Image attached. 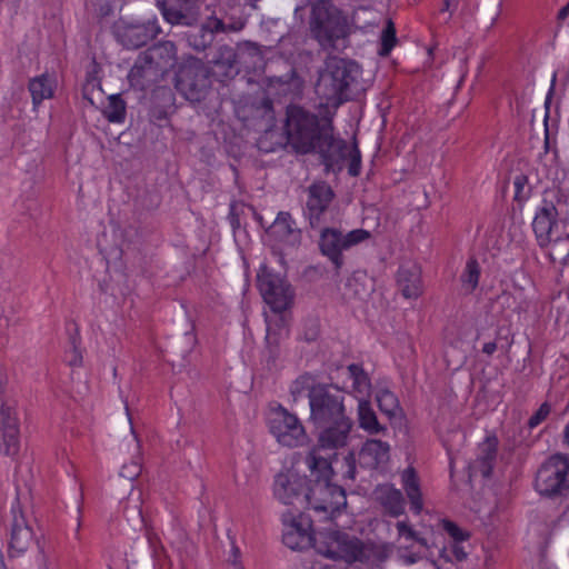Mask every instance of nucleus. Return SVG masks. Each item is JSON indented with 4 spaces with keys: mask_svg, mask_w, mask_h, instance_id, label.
I'll return each instance as SVG.
<instances>
[{
    "mask_svg": "<svg viewBox=\"0 0 569 569\" xmlns=\"http://www.w3.org/2000/svg\"><path fill=\"white\" fill-rule=\"evenodd\" d=\"M360 74V67L353 60L329 57L319 73L316 93L327 106L339 107L357 94Z\"/></svg>",
    "mask_w": 569,
    "mask_h": 569,
    "instance_id": "nucleus-4",
    "label": "nucleus"
},
{
    "mask_svg": "<svg viewBox=\"0 0 569 569\" xmlns=\"http://www.w3.org/2000/svg\"><path fill=\"white\" fill-rule=\"evenodd\" d=\"M370 238L371 232L365 229H355L343 233L338 228L325 227L320 230L318 248L320 253L332 263L336 272H339L345 266L343 251Z\"/></svg>",
    "mask_w": 569,
    "mask_h": 569,
    "instance_id": "nucleus-9",
    "label": "nucleus"
},
{
    "mask_svg": "<svg viewBox=\"0 0 569 569\" xmlns=\"http://www.w3.org/2000/svg\"><path fill=\"white\" fill-rule=\"evenodd\" d=\"M220 21H217L211 18L210 13L200 18V22L197 27H189L184 33L187 43L189 47L194 49L196 51H204L209 48L218 34V27H222Z\"/></svg>",
    "mask_w": 569,
    "mask_h": 569,
    "instance_id": "nucleus-18",
    "label": "nucleus"
},
{
    "mask_svg": "<svg viewBox=\"0 0 569 569\" xmlns=\"http://www.w3.org/2000/svg\"><path fill=\"white\" fill-rule=\"evenodd\" d=\"M535 489L546 498H568L569 455L555 453L543 461L536 473Z\"/></svg>",
    "mask_w": 569,
    "mask_h": 569,
    "instance_id": "nucleus-7",
    "label": "nucleus"
},
{
    "mask_svg": "<svg viewBox=\"0 0 569 569\" xmlns=\"http://www.w3.org/2000/svg\"><path fill=\"white\" fill-rule=\"evenodd\" d=\"M563 443H566L569 447V421L563 430Z\"/></svg>",
    "mask_w": 569,
    "mask_h": 569,
    "instance_id": "nucleus-64",
    "label": "nucleus"
},
{
    "mask_svg": "<svg viewBox=\"0 0 569 569\" xmlns=\"http://www.w3.org/2000/svg\"><path fill=\"white\" fill-rule=\"evenodd\" d=\"M396 528L400 536H406L408 539L416 538L417 531H415L407 522L398 521Z\"/></svg>",
    "mask_w": 569,
    "mask_h": 569,
    "instance_id": "nucleus-54",
    "label": "nucleus"
},
{
    "mask_svg": "<svg viewBox=\"0 0 569 569\" xmlns=\"http://www.w3.org/2000/svg\"><path fill=\"white\" fill-rule=\"evenodd\" d=\"M551 412V406L546 401L540 405L538 410L529 418L527 426L529 429L538 427Z\"/></svg>",
    "mask_w": 569,
    "mask_h": 569,
    "instance_id": "nucleus-46",
    "label": "nucleus"
},
{
    "mask_svg": "<svg viewBox=\"0 0 569 569\" xmlns=\"http://www.w3.org/2000/svg\"><path fill=\"white\" fill-rule=\"evenodd\" d=\"M366 561L375 559L379 562H385L390 557L391 552V549L387 545L366 543Z\"/></svg>",
    "mask_w": 569,
    "mask_h": 569,
    "instance_id": "nucleus-42",
    "label": "nucleus"
},
{
    "mask_svg": "<svg viewBox=\"0 0 569 569\" xmlns=\"http://www.w3.org/2000/svg\"><path fill=\"white\" fill-rule=\"evenodd\" d=\"M94 81H96L94 72H88L87 79H86V84L83 86V89H82V96H83V99H87L91 104H93V100L89 96V90L94 89V87H96Z\"/></svg>",
    "mask_w": 569,
    "mask_h": 569,
    "instance_id": "nucleus-52",
    "label": "nucleus"
},
{
    "mask_svg": "<svg viewBox=\"0 0 569 569\" xmlns=\"http://www.w3.org/2000/svg\"><path fill=\"white\" fill-rule=\"evenodd\" d=\"M349 156L348 173L351 177H358L361 172V152L357 141H353L351 150L347 152L346 158Z\"/></svg>",
    "mask_w": 569,
    "mask_h": 569,
    "instance_id": "nucleus-43",
    "label": "nucleus"
},
{
    "mask_svg": "<svg viewBox=\"0 0 569 569\" xmlns=\"http://www.w3.org/2000/svg\"><path fill=\"white\" fill-rule=\"evenodd\" d=\"M36 546L41 556V560H46L44 549L40 540L29 525L26 513L19 502L11 507V520L9 526L8 557H21Z\"/></svg>",
    "mask_w": 569,
    "mask_h": 569,
    "instance_id": "nucleus-12",
    "label": "nucleus"
},
{
    "mask_svg": "<svg viewBox=\"0 0 569 569\" xmlns=\"http://www.w3.org/2000/svg\"><path fill=\"white\" fill-rule=\"evenodd\" d=\"M141 472V462L139 458L133 459L130 463L121 467L120 476L127 480H134Z\"/></svg>",
    "mask_w": 569,
    "mask_h": 569,
    "instance_id": "nucleus-47",
    "label": "nucleus"
},
{
    "mask_svg": "<svg viewBox=\"0 0 569 569\" xmlns=\"http://www.w3.org/2000/svg\"><path fill=\"white\" fill-rule=\"evenodd\" d=\"M402 487L409 499L410 510L419 515L423 508L422 493L419 477L413 467H408L401 476Z\"/></svg>",
    "mask_w": 569,
    "mask_h": 569,
    "instance_id": "nucleus-28",
    "label": "nucleus"
},
{
    "mask_svg": "<svg viewBox=\"0 0 569 569\" xmlns=\"http://www.w3.org/2000/svg\"><path fill=\"white\" fill-rule=\"evenodd\" d=\"M249 208L252 210V213H253V217H254L256 221H257V222H258L262 228H264V222H263V218H262V216H261L259 212H257V210L254 209V207H253V206H249Z\"/></svg>",
    "mask_w": 569,
    "mask_h": 569,
    "instance_id": "nucleus-62",
    "label": "nucleus"
},
{
    "mask_svg": "<svg viewBox=\"0 0 569 569\" xmlns=\"http://www.w3.org/2000/svg\"><path fill=\"white\" fill-rule=\"evenodd\" d=\"M306 461L310 469L311 483L302 508L323 513V518L332 523L333 519L347 507L346 490L341 486L332 483L331 463L328 459L318 456L316 449L308 453Z\"/></svg>",
    "mask_w": 569,
    "mask_h": 569,
    "instance_id": "nucleus-3",
    "label": "nucleus"
},
{
    "mask_svg": "<svg viewBox=\"0 0 569 569\" xmlns=\"http://www.w3.org/2000/svg\"><path fill=\"white\" fill-rule=\"evenodd\" d=\"M496 350H497V342L496 341L486 342L483 345V347H482V352L488 355V356H492Z\"/></svg>",
    "mask_w": 569,
    "mask_h": 569,
    "instance_id": "nucleus-59",
    "label": "nucleus"
},
{
    "mask_svg": "<svg viewBox=\"0 0 569 569\" xmlns=\"http://www.w3.org/2000/svg\"><path fill=\"white\" fill-rule=\"evenodd\" d=\"M146 57L140 54L129 71L128 80L132 88L144 91L157 83L163 77L151 63H147Z\"/></svg>",
    "mask_w": 569,
    "mask_h": 569,
    "instance_id": "nucleus-23",
    "label": "nucleus"
},
{
    "mask_svg": "<svg viewBox=\"0 0 569 569\" xmlns=\"http://www.w3.org/2000/svg\"><path fill=\"white\" fill-rule=\"evenodd\" d=\"M497 302L500 303L502 308H511L516 303V298L511 292L502 291L497 296Z\"/></svg>",
    "mask_w": 569,
    "mask_h": 569,
    "instance_id": "nucleus-53",
    "label": "nucleus"
},
{
    "mask_svg": "<svg viewBox=\"0 0 569 569\" xmlns=\"http://www.w3.org/2000/svg\"><path fill=\"white\" fill-rule=\"evenodd\" d=\"M457 7H458V1L443 0V3H442V7H441L440 11L441 12L449 11L450 14H452V12L457 9Z\"/></svg>",
    "mask_w": 569,
    "mask_h": 569,
    "instance_id": "nucleus-58",
    "label": "nucleus"
},
{
    "mask_svg": "<svg viewBox=\"0 0 569 569\" xmlns=\"http://www.w3.org/2000/svg\"><path fill=\"white\" fill-rule=\"evenodd\" d=\"M397 43L398 38L395 23L391 19H388L380 34V48L378 49V54L383 58L389 57Z\"/></svg>",
    "mask_w": 569,
    "mask_h": 569,
    "instance_id": "nucleus-34",
    "label": "nucleus"
},
{
    "mask_svg": "<svg viewBox=\"0 0 569 569\" xmlns=\"http://www.w3.org/2000/svg\"><path fill=\"white\" fill-rule=\"evenodd\" d=\"M201 0H156L164 21L171 26L197 27L202 18Z\"/></svg>",
    "mask_w": 569,
    "mask_h": 569,
    "instance_id": "nucleus-14",
    "label": "nucleus"
},
{
    "mask_svg": "<svg viewBox=\"0 0 569 569\" xmlns=\"http://www.w3.org/2000/svg\"><path fill=\"white\" fill-rule=\"evenodd\" d=\"M397 286L405 298H418L422 293L420 267L416 263L401 264L397 272Z\"/></svg>",
    "mask_w": 569,
    "mask_h": 569,
    "instance_id": "nucleus-22",
    "label": "nucleus"
},
{
    "mask_svg": "<svg viewBox=\"0 0 569 569\" xmlns=\"http://www.w3.org/2000/svg\"><path fill=\"white\" fill-rule=\"evenodd\" d=\"M270 432L282 446L293 448L305 443L307 435L305 427L293 413L279 406L269 420Z\"/></svg>",
    "mask_w": 569,
    "mask_h": 569,
    "instance_id": "nucleus-13",
    "label": "nucleus"
},
{
    "mask_svg": "<svg viewBox=\"0 0 569 569\" xmlns=\"http://www.w3.org/2000/svg\"><path fill=\"white\" fill-rule=\"evenodd\" d=\"M212 19L220 21L222 27H218L219 33H231L241 31L247 24V18L242 16L228 14L222 9H213L210 11Z\"/></svg>",
    "mask_w": 569,
    "mask_h": 569,
    "instance_id": "nucleus-31",
    "label": "nucleus"
},
{
    "mask_svg": "<svg viewBox=\"0 0 569 569\" xmlns=\"http://www.w3.org/2000/svg\"><path fill=\"white\" fill-rule=\"evenodd\" d=\"M569 16V3H567L565 7H562L557 14L558 20L563 21Z\"/></svg>",
    "mask_w": 569,
    "mask_h": 569,
    "instance_id": "nucleus-61",
    "label": "nucleus"
},
{
    "mask_svg": "<svg viewBox=\"0 0 569 569\" xmlns=\"http://www.w3.org/2000/svg\"><path fill=\"white\" fill-rule=\"evenodd\" d=\"M358 422L359 427L369 435H378L387 430L386 426L378 421L377 415L368 400L361 399L358 402Z\"/></svg>",
    "mask_w": 569,
    "mask_h": 569,
    "instance_id": "nucleus-30",
    "label": "nucleus"
},
{
    "mask_svg": "<svg viewBox=\"0 0 569 569\" xmlns=\"http://www.w3.org/2000/svg\"><path fill=\"white\" fill-rule=\"evenodd\" d=\"M421 559V557L418 553H410L402 556V560L406 565H413L418 562Z\"/></svg>",
    "mask_w": 569,
    "mask_h": 569,
    "instance_id": "nucleus-60",
    "label": "nucleus"
},
{
    "mask_svg": "<svg viewBox=\"0 0 569 569\" xmlns=\"http://www.w3.org/2000/svg\"><path fill=\"white\" fill-rule=\"evenodd\" d=\"M499 440L496 435H489L478 446V456L469 466L483 478H490L497 459Z\"/></svg>",
    "mask_w": 569,
    "mask_h": 569,
    "instance_id": "nucleus-21",
    "label": "nucleus"
},
{
    "mask_svg": "<svg viewBox=\"0 0 569 569\" xmlns=\"http://www.w3.org/2000/svg\"><path fill=\"white\" fill-rule=\"evenodd\" d=\"M148 541H149L150 547L153 549V556L157 557L158 556V547L161 550L163 549L161 543H160L159 538L156 535H149L148 536Z\"/></svg>",
    "mask_w": 569,
    "mask_h": 569,
    "instance_id": "nucleus-57",
    "label": "nucleus"
},
{
    "mask_svg": "<svg viewBox=\"0 0 569 569\" xmlns=\"http://www.w3.org/2000/svg\"><path fill=\"white\" fill-rule=\"evenodd\" d=\"M244 203L239 201H231L229 206L228 220L233 231L240 228V216L243 213Z\"/></svg>",
    "mask_w": 569,
    "mask_h": 569,
    "instance_id": "nucleus-45",
    "label": "nucleus"
},
{
    "mask_svg": "<svg viewBox=\"0 0 569 569\" xmlns=\"http://www.w3.org/2000/svg\"><path fill=\"white\" fill-rule=\"evenodd\" d=\"M310 37L323 49H337V42L351 32L347 14L331 0H317L309 17Z\"/></svg>",
    "mask_w": 569,
    "mask_h": 569,
    "instance_id": "nucleus-5",
    "label": "nucleus"
},
{
    "mask_svg": "<svg viewBox=\"0 0 569 569\" xmlns=\"http://www.w3.org/2000/svg\"><path fill=\"white\" fill-rule=\"evenodd\" d=\"M318 536L299 533L295 530H288L282 535L283 543L292 550H302L307 547L317 545Z\"/></svg>",
    "mask_w": 569,
    "mask_h": 569,
    "instance_id": "nucleus-33",
    "label": "nucleus"
},
{
    "mask_svg": "<svg viewBox=\"0 0 569 569\" xmlns=\"http://www.w3.org/2000/svg\"><path fill=\"white\" fill-rule=\"evenodd\" d=\"M73 333H70L69 336V343H70V351L67 352L68 355V363L71 367H77L82 363V355L79 349L81 339L79 336L78 328L74 326Z\"/></svg>",
    "mask_w": 569,
    "mask_h": 569,
    "instance_id": "nucleus-39",
    "label": "nucleus"
},
{
    "mask_svg": "<svg viewBox=\"0 0 569 569\" xmlns=\"http://www.w3.org/2000/svg\"><path fill=\"white\" fill-rule=\"evenodd\" d=\"M556 81H557V73H553L552 79H551V86H550V89L548 91V94H547L546 101H545V108H546L545 121H547V119L549 118V108H550L551 99H552V96L555 92Z\"/></svg>",
    "mask_w": 569,
    "mask_h": 569,
    "instance_id": "nucleus-55",
    "label": "nucleus"
},
{
    "mask_svg": "<svg viewBox=\"0 0 569 569\" xmlns=\"http://www.w3.org/2000/svg\"><path fill=\"white\" fill-rule=\"evenodd\" d=\"M316 550L329 559L348 562H366L367 557L366 543L361 539L335 529L318 535Z\"/></svg>",
    "mask_w": 569,
    "mask_h": 569,
    "instance_id": "nucleus-8",
    "label": "nucleus"
},
{
    "mask_svg": "<svg viewBox=\"0 0 569 569\" xmlns=\"http://www.w3.org/2000/svg\"><path fill=\"white\" fill-rule=\"evenodd\" d=\"M375 493L386 515L398 518L405 513L406 500L401 490L392 485H382L376 489Z\"/></svg>",
    "mask_w": 569,
    "mask_h": 569,
    "instance_id": "nucleus-25",
    "label": "nucleus"
},
{
    "mask_svg": "<svg viewBox=\"0 0 569 569\" xmlns=\"http://www.w3.org/2000/svg\"><path fill=\"white\" fill-rule=\"evenodd\" d=\"M515 200L516 201H522L529 198L530 189L528 186V177L520 173L516 176L515 181Z\"/></svg>",
    "mask_w": 569,
    "mask_h": 569,
    "instance_id": "nucleus-44",
    "label": "nucleus"
},
{
    "mask_svg": "<svg viewBox=\"0 0 569 569\" xmlns=\"http://www.w3.org/2000/svg\"><path fill=\"white\" fill-rule=\"evenodd\" d=\"M343 462H345V465L347 467V470L343 473V478L345 479H349V480H355L356 479V473H357L355 456L352 453L347 455L343 458Z\"/></svg>",
    "mask_w": 569,
    "mask_h": 569,
    "instance_id": "nucleus-50",
    "label": "nucleus"
},
{
    "mask_svg": "<svg viewBox=\"0 0 569 569\" xmlns=\"http://www.w3.org/2000/svg\"><path fill=\"white\" fill-rule=\"evenodd\" d=\"M113 14V4L109 1H102L97 4L96 17L99 23Z\"/></svg>",
    "mask_w": 569,
    "mask_h": 569,
    "instance_id": "nucleus-48",
    "label": "nucleus"
},
{
    "mask_svg": "<svg viewBox=\"0 0 569 569\" xmlns=\"http://www.w3.org/2000/svg\"><path fill=\"white\" fill-rule=\"evenodd\" d=\"M266 231L277 241L291 247L301 243L302 232L296 226V221L288 211L278 212L274 221L266 229Z\"/></svg>",
    "mask_w": 569,
    "mask_h": 569,
    "instance_id": "nucleus-19",
    "label": "nucleus"
},
{
    "mask_svg": "<svg viewBox=\"0 0 569 569\" xmlns=\"http://www.w3.org/2000/svg\"><path fill=\"white\" fill-rule=\"evenodd\" d=\"M156 70L164 77L177 62V48L172 41H162L153 44L142 53Z\"/></svg>",
    "mask_w": 569,
    "mask_h": 569,
    "instance_id": "nucleus-20",
    "label": "nucleus"
},
{
    "mask_svg": "<svg viewBox=\"0 0 569 569\" xmlns=\"http://www.w3.org/2000/svg\"><path fill=\"white\" fill-rule=\"evenodd\" d=\"M335 197L333 189L326 181H315L307 188L303 214L312 229L319 228L326 221L325 216Z\"/></svg>",
    "mask_w": 569,
    "mask_h": 569,
    "instance_id": "nucleus-15",
    "label": "nucleus"
},
{
    "mask_svg": "<svg viewBox=\"0 0 569 569\" xmlns=\"http://www.w3.org/2000/svg\"><path fill=\"white\" fill-rule=\"evenodd\" d=\"M239 50L241 51L242 54H248L250 57H257L259 59L262 58L261 46H259L257 42L244 41L239 44Z\"/></svg>",
    "mask_w": 569,
    "mask_h": 569,
    "instance_id": "nucleus-49",
    "label": "nucleus"
},
{
    "mask_svg": "<svg viewBox=\"0 0 569 569\" xmlns=\"http://www.w3.org/2000/svg\"><path fill=\"white\" fill-rule=\"evenodd\" d=\"M376 400L379 407V410L387 415L389 418L393 417L396 413V409L399 408L398 398L393 392L388 389H381L376 395Z\"/></svg>",
    "mask_w": 569,
    "mask_h": 569,
    "instance_id": "nucleus-36",
    "label": "nucleus"
},
{
    "mask_svg": "<svg viewBox=\"0 0 569 569\" xmlns=\"http://www.w3.org/2000/svg\"><path fill=\"white\" fill-rule=\"evenodd\" d=\"M313 377L309 373H305L299 376L290 387V395L293 401H298V399L307 392L308 399L310 400V390L316 386Z\"/></svg>",
    "mask_w": 569,
    "mask_h": 569,
    "instance_id": "nucleus-37",
    "label": "nucleus"
},
{
    "mask_svg": "<svg viewBox=\"0 0 569 569\" xmlns=\"http://www.w3.org/2000/svg\"><path fill=\"white\" fill-rule=\"evenodd\" d=\"M103 117L113 123H122L127 114V103L121 94H111L108 97V104L102 110Z\"/></svg>",
    "mask_w": 569,
    "mask_h": 569,
    "instance_id": "nucleus-32",
    "label": "nucleus"
},
{
    "mask_svg": "<svg viewBox=\"0 0 569 569\" xmlns=\"http://www.w3.org/2000/svg\"><path fill=\"white\" fill-rule=\"evenodd\" d=\"M209 67L199 58L183 59L174 73L176 89L190 102L203 101L211 88Z\"/></svg>",
    "mask_w": 569,
    "mask_h": 569,
    "instance_id": "nucleus-6",
    "label": "nucleus"
},
{
    "mask_svg": "<svg viewBox=\"0 0 569 569\" xmlns=\"http://www.w3.org/2000/svg\"><path fill=\"white\" fill-rule=\"evenodd\" d=\"M310 483L311 478L308 479L298 472L288 470L276 476L273 492L276 498L284 505H300L303 507Z\"/></svg>",
    "mask_w": 569,
    "mask_h": 569,
    "instance_id": "nucleus-16",
    "label": "nucleus"
},
{
    "mask_svg": "<svg viewBox=\"0 0 569 569\" xmlns=\"http://www.w3.org/2000/svg\"><path fill=\"white\" fill-rule=\"evenodd\" d=\"M116 41L128 50L147 46L161 32L158 19L154 17L144 21L119 18L111 27Z\"/></svg>",
    "mask_w": 569,
    "mask_h": 569,
    "instance_id": "nucleus-11",
    "label": "nucleus"
},
{
    "mask_svg": "<svg viewBox=\"0 0 569 569\" xmlns=\"http://www.w3.org/2000/svg\"><path fill=\"white\" fill-rule=\"evenodd\" d=\"M480 278V266L475 258H470L466 268L460 277L462 284L467 288V291L471 293L479 283Z\"/></svg>",
    "mask_w": 569,
    "mask_h": 569,
    "instance_id": "nucleus-35",
    "label": "nucleus"
},
{
    "mask_svg": "<svg viewBox=\"0 0 569 569\" xmlns=\"http://www.w3.org/2000/svg\"><path fill=\"white\" fill-rule=\"evenodd\" d=\"M559 214L560 211L552 201L543 200L532 221V230L539 247L545 248L552 242L555 229L558 228L557 217Z\"/></svg>",
    "mask_w": 569,
    "mask_h": 569,
    "instance_id": "nucleus-17",
    "label": "nucleus"
},
{
    "mask_svg": "<svg viewBox=\"0 0 569 569\" xmlns=\"http://www.w3.org/2000/svg\"><path fill=\"white\" fill-rule=\"evenodd\" d=\"M0 2L10 9H16L19 6L20 0H0Z\"/></svg>",
    "mask_w": 569,
    "mask_h": 569,
    "instance_id": "nucleus-63",
    "label": "nucleus"
},
{
    "mask_svg": "<svg viewBox=\"0 0 569 569\" xmlns=\"http://www.w3.org/2000/svg\"><path fill=\"white\" fill-rule=\"evenodd\" d=\"M348 371L350 378L353 380L355 389H357L359 392L370 387V378L361 365L351 363L348 366Z\"/></svg>",
    "mask_w": 569,
    "mask_h": 569,
    "instance_id": "nucleus-38",
    "label": "nucleus"
},
{
    "mask_svg": "<svg viewBox=\"0 0 569 569\" xmlns=\"http://www.w3.org/2000/svg\"><path fill=\"white\" fill-rule=\"evenodd\" d=\"M268 80L270 87H278L283 94H299L305 84L303 79L297 73L293 67H290L284 74L271 76Z\"/></svg>",
    "mask_w": 569,
    "mask_h": 569,
    "instance_id": "nucleus-29",
    "label": "nucleus"
},
{
    "mask_svg": "<svg viewBox=\"0 0 569 569\" xmlns=\"http://www.w3.org/2000/svg\"><path fill=\"white\" fill-rule=\"evenodd\" d=\"M257 288L270 310L282 313L290 309L295 301V289L286 277L262 264L257 273Z\"/></svg>",
    "mask_w": 569,
    "mask_h": 569,
    "instance_id": "nucleus-10",
    "label": "nucleus"
},
{
    "mask_svg": "<svg viewBox=\"0 0 569 569\" xmlns=\"http://www.w3.org/2000/svg\"><path fill=\"white\" fill-rule=\"evenodd\" d=\"M284 133L288 146L296 153L317 154L326 174L342 171L347 141L335 134L331 117L320 116L299 104H289L286 108Z\"/></svg>",
    "mask_w": 569,
    "mask_h": 569,
    "instance_id": "nucleus-1",
    "label": "nucleus"
},
{
    "mask_svg": "<svg viewBox=\"0 0 569 569\" xmlns=\"http://www.w3.org/2000/svg\"><path fill=\"white\" fill-rule=\"evenodd\" d=\"M290 530H295L299 533H307V535H315V536H318L320 532H326V530H316L313 528V520L303 513H300L297 518L292 519Z\"/></svg>",
    "mask_w": 569,
    "mask_h": 569,
    "instance_id": "nucleus-40",
    "label": "nucleus"
},
{
    "mask_svg": "<svg viewBox=\"0 0 569 569\" xmlns=\"http://www.w3.org/2000/svg\"><path fill=\"white\" fill-rule=\"evenodd\" d=\"M360 463L370 469L386 465L390 459V446L379 439H367L359 452Z\"/></svg>",
    "mask_w": 569,
    "mask_h": 569,
    "instance_id": "nucleus-24",
    "label": "nucleus"
},
{
    "mask_svg": "<svg viewBox=\"0 0 569 569\" xmlns=\"http://www.w3.org/2000/svg\"><path fill=\"white\" fill-rule=\"evenodd\" d=\"M450 552L458 562L465 561L468 558V552L461 546V542H452Z\"/></svg>",
    "mask_w": 569,
    "mask_h": 569,
    "instance_id": "nucleus-51",
    "label": "nucleus"
},
{
    "mask_svg": "<svg viewBox=\"0 0 569 569\" xmlns=\"http://www.w3.org/2000/svg\"><path fill=\"white\" fill-rule=\"evenodd\" d=\"M56 81L48 72L31 78L28 82V90L31 94L33 110L46 99H51L54 96Z\"/></svg>",
    "mask_w": 569,
    "mask_h": 569,
    "instance_id": "nucleus-27",
    "label": "nucleus"
},
{
    "mask_svg": "<svg viewBox=\"0 0 569 569\" xmlns=\"http://www.w3.org/2000/svg\"><path fill=\"white\" fill-rule=\"evenodd\" d=\"M553 250H562L566 257H569V238L560 239L559 237H553Z\"/></svg>",
    "mask_w": 569,
    "mask_h": 569,
    "instance_id": "nucleus-56",
    "label": "nucleus"
},
{
    "mask_svg": "<svg viewBox=\"0 0 569 569\" xmlns=\"http://www.w3.org/2000/svg\"><path fill=\"white\" fill-rule=\"evenodd\" d=\"M309 421L318 430V447L339 449L347 446L353 420L345 406L343 391L331 383H317L310 390Z\"/></svg>",
    "mask_w": 569,
    "mask_h": 569,
    "instance_id": "nucleus-2",
    "label": "nucleus"
},
{
    "mask_svg": "<svg viewBox=\"0 0 569 569\" xmlns=\"http://www.w3.org/2000/svg\"><path fill=\"white\" fill-rule=\"evenodd\" d=\"M214 68L221 81L233 79L240 71L238 66V52L230 46H221L214 57Z\"/></svg>",
    "mask_w": 569,
    "mask_h": 569,
    "instance_id": "nucleus-26",
    "label": "nucleus"
},
{
    "mask_svg": "<svg viewBox=\"0 0 569 569\" xmlns=\"http://www.w3.org/2000/svg\"><path fill=\"white\" fill-rule=\"evenodd\" d=\"M443 530L452 538V542H463L470 538V532L461 529L456 522L442 520Z\"/></svg>",
    "mask_w": 569,
    "mask_h": 569,
    "instance_id": "nucleus-41",
    "label": "nucleus"
}]
</instances>
